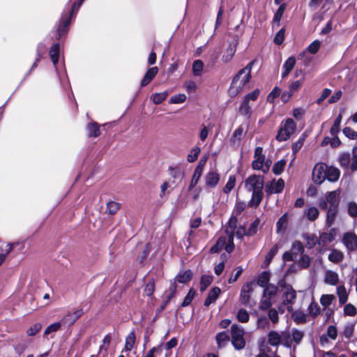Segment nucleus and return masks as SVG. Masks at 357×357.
Listing matches in <instances>:
<instances>
[{
	"label": "nucleus",
	"instance_id": "f257e3e1",
	"mask_svg": "<svg viewBox=\"0 0 357 357\" xmlns=\"http://www.w3.org/2000/svg\"><path fill=\"white\" fill-rule=\"evenodd\" d=\"M236 220L231 219L228 223V226L226 227L225 236H221L217 241L215 245L211 248V252L215 253L219 252L220 250L225 248L227 252L233 251L234 244L233 242L234 230L236 228Z\"/></svg>",
	"mask_w": 357,
	"mask_h": 357
},
{
	"label": "nucleus",
	"instance_id": "f03ea898",
	"mask_svg": "<svg viewBox=\"0 0 357 357\" xmlns=\"http://www.w3.org/2000/svg\"><path fill=\"white\" fill-rule=\"evenodd\" d=\"M252 62H250L244 68L240 70L233 78L229 89L230 96L234 97L246 86L250 82Z\"/></svg>",
	"mask_w": 357,
	"mask_h": 357
},
{
	"label": "nucleus",
	"instance_id": "7ed1b4c3",
	"mask_svg": "<svg viewBox=\"0 0 357 357\" xmlns=\"http://www.w3.org/2000/svg\"><path fill=\"white\" fill-rule=\"evenodd\" d=\"M296 130V122L291 118L286 119L281 122L275 139L280 142L287 141L295 133Z\"/></svg>",
	"mask_w": 357,
	"mask_h": 357
},
{
	"label": "nucleus",
	"instance_id": "20e7f679",
	"mask_svg": "<svg viewBox=\"0 0 357 357\" xmlns=\"http://www.w3.org/2000/svg\"><path fill=\"white\" fill-rule=\"evenodd\" d=\"M260 93L259 89H255L250 93L245 95L239 107V113L249 119L252 114V105L256 101Z\"/></svg>",
	"mask_w": 357,
	"mask_h": 357
},
{
	"label": "nucleus",
	"instance_id": "39448f33",
	"mask_svg": "<svg viewBox=\"0 0 357 357\" xmlns=\"http://www.w3.org/2000/svg\"><path fill=\"white\" fill-rule=\"evenodd\" d=\"M282 291V303L287 305V309L289 312H293L292 305L294 303L296 298V292L291 285L286 284L284 282L280 283Z\"/></svg>",
	"mask_w": 357,
	"mask_h": 357
},
{
	"label": "nucleus",
	"instance_id": "423d86ee",
	"mask_svg": "<svg viewBox=\"0 0 357 357\" xmlns=\"http://www.w3.org/2000/svg\"><path fill=\"white\" fill-rule=\"evenodd\" d=\"M244 330L243 327L234 324L231 327V342L236 349L240 350L244 348L245 342L243 338Z\"/></svg>",
	"mask_w": 357,
	"mask_h": 357
},
{
	"label": "nucleus",
	"instance_id": "0eeeda50",
	"mask_svg": "<svg viewBox=\"0 0 357 357\" xmlns=\"http://www.w3.org/2000/svg\"><path fill=\"white\" fill-rule=\"evenodd\" d=\"M340 195V190H335L328 192L326 195L325 199L320 200L319 204L320 208L323 210H326L328 208V204L330 205L329 207L337 208L339 205Z\"/></svg>",
	"mask_w": 357,
	"mask_h": 357
},
{
	"label": "nucleus",
	"instance_id": "6e6552de",
	"mask_svg": "<svg viewBox=\"0 0 357 357\" xmlns=\"http://www.w3.org/2000/svg\"><path fill=\"white\" fill-rule=\"evenodd\" d=\"M328 166L324 163H318L314 167L312 172V180L317 184L322 183L327 177Z\"/></svg>",
	"mask_w": 357,
	"mask_h": 357
},
{
	"label": "nucleus",
	"instance_id": "1a4fd4ad",
	"mask_svg": "<svg viewBox=\"0 0 357 357\" xmlns=\"http://www.w3.org/2000/svg\"><path fill=\"white\" fill-rule=\"evenodd\" d=\"M264 185L263 178L255 175L249 176L245 181V188L248 191L255 192L262 190Z\"/></svg>",
	"mask_w": 357,
	"mask_h": 357
},
{
	"label": "nucleus",
	"instance_id": "9d476101",
	"mask_svg": "<svg viewBox=\"0 0 357 357\" xmlns=\"http://www.w3.org/2000/svg\"><path fill=\"white\" fill-rule=\"evenodd\" d=\"M252 283H247L242 287L240 299L243 304L252 306L254 302L252 301L250 294L253 291Z\"/></svg>",
	"mask_w": 357,
	"mask_h": 357
},
{
	"label": "nucleus",
	"instance_id": "9b49d317",
	"mask_svg": "<svg viewBox=\"0 0 357 357\" xmlns=\"http://www.w3.org/2000/svg\"><path fill=\"white\" fill-rule=\"evenodd\" d=\"M284 187V181L282 178H279L277 181L273 180L268 182L266 185V191L268 194H276L280 193L282 191Z\"/></svg>",
	"mask_w": 357,
	"mask_h": 357
},
{
	"label": "nucleus",
	"instance_id": "f8f14e48",
	"mask_svg": "<svg viewBox=\"0 0 357 357\" xmlns=\"http://www.w3.org/2000/svg\"><path fill=\"white\" fill-rule=\"evenodd\" d=\"M192 278V272L190 271H185L180 272L176 277L174 282L171 285L170 289L172 291L171 296H173L176 289V282L179 283H186Z\"/></svg>",
	"mask_w": 357,
	"mask_h": 357
},
{
	"label": "nucleus",
	"instance_id": "ddd939ff",
	"mask_svg": "<svg viewBox=\"0 0 357 357\" xmlns=\"http://www.w3.org/2000/svg\"><path fill=\"white\" fill-rule=\"evenodd\" d=\"M342 242L349 251H353L357 248V236L355 234H344Z\"/></svg>",
	"mask_w": 357,
	"mask_h": 357
},
{
	"label": "nucleus",
	"instance_id": "4468645a",
	"mask_svg": "<svg viewBox=\"0 0 357 357\" xmlns=\"http://www.w3.org/2000/svg\"><path fill=\"white\" fill-rule=\"evenodd\" d=\"M220 181V175L215 171L208 172L205 176V183L208 188H215Z\"/></svg>",
	"mask_w": 357,
	"mask_h": 357
},
{
	"label": "nucleus",
	"instance_id": "2eb2a0df",
	"mask_svg": "<svg viewBox=\"0 0 357 357\" xmlns=\"http://www.w3.org/2000/svg\"><path fill=\"white\" fill-rule=\"evenodd\" d=\"M237 44V41H235L234 43L229 44L222 54V60L224 63H228L232 59L236 50Z\"/></svg>",
	"mask_w": 357,
	"mask_h": 357
},
{
	"label": "nucleus",
	"instance_id": "dca6fc26",
	"mask_svg": "<svg viewBox=\"0 0 357 357\" xmlns=\"http://www.w3.org/2000/svg\"><path fill=\"white\" fill-rule=\"evenodd\" d=\"M158 73V68L155 66L152 67L146 71L143 79L141 81V87H144L148 85L151 80L155 77Z\"/></svg>",
	"mask_w": 357,
	"mask_h": 357
},
{
	"label": "nucleus",
	"instance_id": "f3484780",
	"mask_svg": "<svg viewBox=\"0 0 357 357\" xmlns=\"http://www.w3.org/2000/svg\"><path fill=\"white\" fill-rule=\"evenodd\" d=\"M338 274L331 270H327L324 275V282L327 284L335 286L339 283Z\"/></svg>",
	"mask_w": 357,
	"mask_h": 357
},
{
	"label": "nucleus",
	"instance_id": "a211bd4d",
	"mask_svg": "<svg viewBox=\"0 0 357 357\" xmlns=\"http://www.w3.org/2000/svg\"><path fill=\"white\" fill-rule=\"evenodd\" d=\"M82 312L81 310H77L73 312H68L62 319V323L63 324H73L75 321L82 315Z\"/></svg>",
	"mask_w": 357,
	"mask_h": 357
},
{
	"label": "nucleus",
	"instance_id": "6ab92c4d",
	"mask_svg": "<svg viewBox=\"0 0 357 357\" xmlns=\"http://www.w3.org/2000/svg\"><path fill=\"white\" fill-rule=\"evenodd\" d=\"M221 290L219 287H213L208 293L207 298L204 301V305L208 307L211 303H215V301L218 298Z\"/></svg>",
	"mask_w": 357,
	"mask_h": 357
},
{
	"label": "nucleus",
	"instance_id": "aec40b11",
	"mask_svg": "<svg viewBox=\"0 0 357 357\" xmlns=\"http://www.w3.org/2000/svg\"><path fill=\"white\" fill-rule=\"evenodd\" d=\"M285 8H286L285 3H281L280 5V7L278 8V10L275 13L273 19V28H275V26H277V27L279 26L280 22L282 19V17L283 15Z\"/></svg>",
	"mask_w": 357,
	"mask_h": 357
},
{
	"label": "nucleus",
	"instance_id": "412c9836",
	"mask_svg": "<svg viewBox=\"0 0 357 357\" xmlns=\"http://www.w3.org/2000/svg\"><path fill=\"white\" fill-rule=\"evenodd\" d=\"M263 197L262 190H259V191L252 192V196L250 202H248V206L250 207H257L260 204Z\"/></svg>",
	"mask_w": 357,
	"mask_h": 357
},
{
	"label": "nucleus",
	"instance_id": "4be33fe9",
	"mask_svg": "<svg viewBox=\"0 0 357 357\" xmlns=\"http://www.w3.org/2000/svg\"><path fill=\"white\" fill-rule=\"evenodd\" d=\"M63 324L62 321L61 322H55L54 324H50L44 331V336L51 335L52 338L56 332H57L61 327V325Z\"/></svg>",
	"mask_w": 357,
	"mask_h": 357
},
{
	"label": "nucleus",
	"instance_id": "5701e85b",
	"mask_svg": "<svg viewBox=\"0 0 357 357\" xmlns=\"http://www.w3.org/2000/svg\"><path fill=\"white\" fill-rule=\"evenodd\" d=\"M326 178L331 182H335L340 177V171L337 168L333 167H328Z\"/></svg>",
	"mask_w": 357,
	"mask_h": 357
},
{
	"label": "nucleus",
	"instance_id": "b1692460",
	"mask_svg": "<svg viewBox=\"0 0 357 357\" xmlns=\"http://www.w3.org/2000/svg\"><path fill=\"white\" fill-rule=\"evenodd\" d=\"M327 209L326 222L328 227H331L335 221L337 213V208L328 207Z\"/></svg>",
	"mask_w": 357,
	"mask_h": 357
},
{
	"label": "nucleus",
	"instance_id": "393cba45",
	"mask_svg": "<svg viewBox=\"0 0 357 357\" xmlns=\"http://www.w3.org/2000/svg\"><path fill=\"white\" fill-rule=\"evenodd\" d=\"M282 334L277 332L271 331L268 335V342L271 345L276 346L282 342Z\"/></svg>",
	"mask_w": 357,
	"mask_h": 357
},
{
	"label": "nucleus",
	"instance_id": "a878e982",
	"mask_svg": "<svg viewBox=\"0 0 357 357\" xmlns=\"http://www.w3.org/2000/svg\"><path fill=\"white\" fill-rule=\"evenodd\" d=\"M292 318L297 324H304L308 320V316L303 312L296 311L292 313Z\"/></svg>",
	"mask_w": 357,
	"mask_h": 357
},
{
	"label": "nucleus",
	"instance_id": "bb28decb",
	"mask_svg": "<svg viewBox=\"0 0 357 357\" xmlns=\"http://www.w3.org/2000/svg\"><path fill=\"white\" fill-rule=\"evenodd\" d=\"M344 259V254L337 250H333L328 255L329 261L333 263L341 262Z\"/></svg>",
	"mask_w": 357,
	"mask_h": 357
},
{
	"label": "nucleus",
	"instance_id": "cd10ccee",
	"mask_svg": "<svg viewBox=\"0 0 357 357\" xmlns=\"http://www.w3.org/2000/svg\"><path fill=\"white\" fill-rule=\"evenodd\" d=\"M204 69V63L199 59L195 60L192 63V73L194 76L198 77L202 74Z\"/></svg>",
	"mask_w": 357,
	"mask_h": 357
},
{
	"label": "nucleus",
	"instance_id": "c85d7f7f",
	"mask_svg": "<svg viewBox=\"0 0 357 357\" xmlns=\"http://www.w3.org/2000/svg\"><path fill=\"white\" fill-rule=\"evenodd\" d=\"M202 172L203 171L200 170V169L195 168L188 188L189 190H192V188L197 185L202 176Z\"/></svg>",
	"mask_w": 357,
	"mask_h": 357
},
{
	"label": "nucleus",
	"instance_id": "c756f323",
	"mask_svg": "<svg viewBox=\"0 0 357 357\" xmlns=\"http://www.w3.org/2000/svg\"><path fill=\"white\" fill-rule=\"evenodd\" d=\"M337 294L340 304H344L348 299V294L344 286L341 285L337 287Z\"/></svg>",
	"mask_w": 357,
	"mask_h": 357
},
{
	"label": "nucleus",
	"instance_id": "7c9ffc66",
	"mask_svg": "<svg viewBox=\"0 0 357 357\" xmlns=\"http://www.w3.org/2000/svg\"><path fill=\"white\" fill-rule=\"evenodd\" d=\"M59 54V45L57 43L54 44L50 50V56L51 57L52 61L54 66L56 65L58 62Z\"/></svg>",
	"mask_w": 357,
	"mask_h": 357
},
{
	"label": "nucleus",
	"instance_id": "2f4dec72",
	"mask_svg": "<svg viewBox=\"0 0 357 357\" xmlns=\"http://www.w3.org/2000/svg\"><path fill=\"white\" fill-rule=\"evenodd\" d=\"M135 342V335L134 332H130L126 338L125 350L130 351L134 347Z\"/></svg>",
	"mask_w": 357,
	"mask_h": 357
},
{
	"label": "nucleus",
	"instance_id": "473e14b6",
	"mask_svg": "<svg viewBox=\"0 0 357 357\" xmlns=\"http://www.w3.org/2000/svg\"><path fill=\"white\" fill-rule=\"evenodd\" d=\"M278 251V246L277 245H275L269 251V252L266 255L265 259L263 264V267H266L268 266L273 259V258L275 257L276 253Z\"/></svg>",
	"mask_w": 357,
	"mask_h": 357
},
{
	"label": "nucleus",
	"instance_id": "72a5a7b5",
	"mask_svg": "<svg viewBox=\"0 0 357 357\" xmlns=\"http://www.w3.org/2000/svg\"><path fill=\"white\" fill-rule=\"evenodd\" d=\"M319 214L318 208L314 206L308 208L305 212V215L310 221L315 220L318 218Z\"/></svg>",
	"mask_w": 357,
	"mask_h": 357
},
{
	"label": "nucleus",
	"instance_id": "f704fd0d",
	"mask_svg": "<svg viewBox=\"0 0 357 357\" xmlns=\"http://www.w3.org/2000/svg\"><path fill=\"white\" fill-rule=\"evenodd\" d=\"M229 340V337L226 332H220L216 335V341L219 347H224Z\"/></svg>",
	"mask_w": 357,
	"mask_h": 357
},
{
	"label": "nucleus",
	"instance_id": "c9c22d12",
	"mask_svg": "<svg viewBox=\"0 0 357 357\" xmlns=\"http://www.w3.org/2000/svg\"><path fill=\"white\" fill-rule=\"evenodd\" d=\"M87 130L90 137H96L100 135V131L97 123H92L88 125Z\"/></svg>",
	"mask_w": 357,
	"mask_h": 357
},
{
	"label": "nucleus",
	"instance_id": "e433bc0d",
	"mask_svg": "<svg viewBox=\"0 0 357 357\" xmlns=\"http://www.w3.org/2000/svg\"><path fill=\"white\" fill-rule=\"evenodd\" d=\"M269 280L270 273L268 271H264L259 275L257 284L261 287H266Z\"/></svg>",
	"mask_w": 357,
	"mask_h": 357
},
{
	"label": "nucleus",
	"instance_id": "4c0bfd02",
	"mask_svg": "<svg viewBox=\"0 0 357 357\" xmlns=\"http://www.w3.org/2000/svg\"><path fill=\"white\" fill-rule=\"evenodd\" d=\"M291 335L292 337V342H295L296 344H300L304 337V333L296 328H293L291 331Z\"/></svg>",
	"mask_w": 357,
	"mask_h": 357
},
{
	"label": "nucleus",
	"instance_id": "58836bf2",
	"mask_svg": "<svg viewBox=\"0 0 357 357\" xmlns=\"http://www.w3.org/2000/svg\"><path fill=\"white\" fill-rule=\"evenodd\" d=\"M335 300V296L333 294H324L320 298V303L325 308L328 307L333 301Z\"/></svg>",
	"mask_w": 357,
	"mask_h": 357
},
{
	"label": "nucleus",
	"instance_id": "ea45409f",
	"mask_svg": "<svg viewBox=\"0 0 357 357\" xmlns=\"http://www.w3.org/2000/svg\"><path fill=\"white\" fill-rule=\"evenodd\" d=\"M70 16L68 17V18L66 19H62V24H63V26L61 27L59 26L58 28V30H57V32H58V37H57V39H59V38H61L63 35L66 34V32H67V30H68V26L70 24Z\"/></svg>",
	"mask_w": 357,
	"mask_h": 357
},
{
	"label": "nucleus",
	"instance_id": "a19ab883",
	"mask_svg": "<svg viewBox=\"0 0 357 357\" xmlns=\"http://www.w3.org/2000/svg\"><path fill=\"white\" fill-rule=\"evenodd\" d=\"M236 185V177L234 175H230L229 179L223 188V192L225 194L229 193Z\"/></svg>",
	"mask_w": 357,
	"mask_h": 357
},
{
	"label": "nucleus",
	"instance_id": "79ce46f5",
	"mask_svg": "<svg viewBox=\"0 0 357 357\" xmlns=\"http://www.w3.org/2000/svg\"><path fill=\"white\" fill-rule=\"evenodd\" d=\"M168 94L167 91L162 93H154L152 96V100L155 104L159 105L167 98Z\"/></svg>",
	"mask_w": 357,
	"mask_h": 357
},
{
	"label": "nucleus",
	"instance_id": "37998d69",
	"mask_svg": "<svg viewBox=\"0 0 357 357\" xmlns=\"http://www.w3.org/2000/svg\"><path fill=\"white\" fill-rule=\"evenodd\" d=\"M213 278L210 275H203L200 281V291H204L212 282Z\"/></svg>",
	"mask_w": 357,
	"mask_h": 357
},
{
	"label": "nucleus",
	"instance_id": "c03bdc74",
	"mask_svg": "<svg viewBox=\"0 0 357 357\" xmlns=\"http://www.w3.org/2000/svg\"><path fill=\"white\" fill-rule=\"evenodd\" d=\"M291 251L295 255V257H297V255H301L304 251V247L303 245V243L300 241H295L292 244Z\"/></svg>",
	"mask_w": 357,
	"mask_h": 357
},
{
	"label": "nucleus",
	"instance_id": "a18cd8bd",
	"mask_svg": "<svg viewBox=\"0 0 357 357\" xmlns=\"http://www.w3.org/2000/svg\"><path fill=\"white\" fill-rule=\"evenodd\" d=\"M286 162L284 160H281L280 161H278L273 167V172L275 174H280L285 167Z\"/></svg>",
	"mask_w": 357,
	"mask_h": 357
},
{
	"label": "nucleus",
	"instance_id": "49530a36",
	"mask_svg": "<svg viewBox=\"0 0 357 357\" xmlns=\"http://www.w3.org/2000/svg\"><path fill=\"white\" fill-rule=\"evenodd\" d=\"M155 290V282L153 280H149L144 287V294L147 296L153 295Z\"/></svg>",
	"mask_w": 357,
	"mask_h": 357
},
{
	"label": "nucleus",
	"instance_id": "de8ad7c7",
	"mask_svg": "<svg viewBox=\"0 0 357 357\" xmlns=\"http://www.w3.org/2000/svg\"><path fill=\"white\" fill-rule=\"evenodd\" d=\"M237 319L241 323H247L249 321L250 315L245 310L241 309L238 312Z\"/></svg>",
	"mask_w": 357,
	"mask_h": 357
},
{
	"label": "nucleus",
	"instance_id": "09e8293b",
	"mask_svg": "<svg viewBox=\"0 0 357 357\" xmlns=\"http://www.w3.org/2000/svg\"><path fill=\"white\" fill-rule=\"evenodd\" d=\"M277 231L279 232L286 228L287 225V215L284 214L277 222Z\"/></svg>",
	"mask_w": 357,
	"mask_h": 357
},
{
	"label": "nucleus",
	"instance_id": "8fccbe9b",
	"mask_svg": "<svg viewBox=\"0 0 357 357\" xmlns=\"http://www.w3.org/2000/svg\"><path fill=\"white\" fill-rule=\"evenodd\" d=\"M200 153V149L199 147H194L191 149L190 153L188 155V161L189 162H195Z\"/></svg>",
	"mask_w": 357,
	"mask_h": 357
},
{
	"label": "nucleus",
	"instance_id": "3c124183",
	"mask_svg": "<svg viewBox=\"0 0 357 357\" xmlns=\"http://www.w3.org/2000/svg\"><path fill=\"white\" fill-rule=\"evenodd\" d=\"M272 305L271 298L263 294L260 302V308L267 310Z\"/></svg>",
	"mask_w": 357,
	"mask_h": 357
},
{
	"label": "nucleus",
	"instance_id": "603ef678",
	"mask_svg": "<svg viewBox=\"0 0 357 357\" xmlns=\"http://www.w3.org/2000/svg\"><path fill=\"white\" fill-rule=\"evenodd\" d=\"M341 120H342L341 115H339L335 120L333 125L332 126L331 130H330L331 134L333 136H335L337 135V133L338 132Z\"/></svg>",
	"mask_w": 357,
	"mask_h": 357
},
{
	"label": "nucleus",
	"instance_id": "864d4df0",
	"mask_svg": "<svg viewBox=\"0 0 357 357\" xmlns=\"http://www.w3.org/2000/svg\"><path fill=\"white\" fill-rule=\"evenodd\" d=\"M281 93V90L278 86L274 87L271 92L267 96V101L273 102L274 100L278 98Z\"/></svg>",
	"mask_w": 357,
	"mask_h": 357
},
{
	"label": "nucleus",
	"instance_id": "5fc2aeb1",
	"mask_svg": "<svg viewBox=\"0 0 357 357\" xmlns=\"http://www.w3.org/2000/svg\"><path fill=\"white\" fill-rule=\"evenodd\" d=\"M305 140V136L302 135L296 142L292 144V151L296 154L302 148Z\"/></svg>",
	"mask_w": 357,
	"mask_h": 357
},
{
	"label": "nucleus",
	"instance_id": "6e6d98bb",
	"mask_svg": "<svg viewBox=\"0 0 357 357\" xmlns=\"http://www.w3.org/2000/svg\"><path fill=\"white\" fill-rule=\"evenodd\" d=\"M195 296V290H193L192 289H190L188 294L185 296L181 305L183 307H186V306L189 305L190 304V303L192 302V301L193 300Z\"/></svg>",
	"mask_w": 357,
	"mask_h": 357
},
{
	"label": "nucleus",
	"instance_id": "4d7b16f0",
	"mask_svg": "<svg viewBox=\"0 0 357 357\" xmlns=\"http://www.w3.org/2000/svg\"><path fill=\"white\" fill-rule=\"evenodd\" d=\"M282 342L283 343V344L288 347H290L292 344V337L291 335V332H283L282 333Z\"/></svg>",
	"mask_w": 357,
	"mask_h": 357
},
{
	"label": "nucleus",
	"instance_id": "13d9d810",
	"mask_svg": "<svg viewBox=\"0 0 357 357\" xmlns=\"http://www.w3.org/2000/svg\"><path fill=\"white\" fill-rule=\"evenodd\" d=\"M320 46H321V43L319 40H314L308 47H307V50L310 53L312 54H316L319 48H320Z\"/></svg>",
	"mask_w": 357,
	"mask_h": 357
},
{
	"label": "nucleus",
	"instance_id": "bf43d9fd",
	"mask_svg": "<svg viewBox=\"0 0 357 357\" xmlns=\"http://www.w3.org/2000/svg\"><path fill=\"white\" fill-rule=\"evenodd\" d=\"M185 100L186 96L183 93H180L171 97L169 102L172 104H178L185 102Z\"/></svg>",
	"mask_w": 357,
	"mask_h": 357
},
{
	"label": "nucleus",
	"instance_id": "052dcab7",
	"mask_svg": "<svg viewBox=\"0 0 357 357\" xmlns=\"http://www.w3.org/2000/svg\"><path fill=\"white\" fill-rule=\"evenodd\" d=\"M277 293V287L274 285L270 284L265 287L264 290V295L272 298Z\"/></svg>",
	"mask_w": 357,
	"mask_h": 357
},
{
	"label": "nucleus",
	"instance_id": "680f3d73",
	"mask_svg": "<svg viewBox=\"0 0 357 357\" xmlns=\"http://www.w3.org/2000/svg\"><path fill=\"white\" fill-rule=\"evenodd\" d=\"M296 63V59L294 56L289 57L283 65V69L290 71L293 69Z\"/></svg>",
	"mask_w": 357,
	"mask_h": 357
},
{
	"label": "nucleus",
	"instance_id": "e2e57ef3",
	"mask_svg": "<svg viewBox=\"0 0 357 357\" xmlns=\"http://www.w3.org/2000/svg\"><path fill=\"white\" fill-rule=\"evenodd\" d=\"M354 330V325L353 324H347L344 328L343 334L347 339L351 337Z\"/></svg>",
	"mask_w": 357,
	"mask_h": 357
},
{
	"label": "nucleus",
	"instance_id": "0e129e2a",
	"mask_svg": "<svg viewBox=\"0 0 357 357\" xmlns=\"http://www.w3.org/2000/svg\"><path fill=\"white\" fill-rule=\"evenodd\" d=\"M42 325L40 323L35 324L27 330L26 333L29 336H33L40 331Z\"/></svg>",
	"mask_w": 357,
	"mask_h": 357
},
{
	"label": "nucleus",
	"instance_id": "69168bd1",
	"mask_svg": "<svg viewBox=\"0 0 357 357\" xmlns=\"http://www.w3.org/2000/svg\"><path fill=\"white\" fill-rule=\"evenodd\" d=\"M119 208V204L115 202H110L107 205V211L109 214L115 213Z\"/></svg>",
	"mask_w": 357,
	"mask_h": 357
},
{
	"label": "nucleus",
	"instance_id": "338daca9",
	"mask_svg": "<svg viewBox=\"0 0 357 357\" xmlns=\"http://www.w3.org/2000/svg\"><path fill=\"white\" fill-rule=\"evenodd\" d=\"M309 313L313 317L317 316L320 311V308L317 303L312 302L308 306Z\"/></svg>",
	"mask_w": 357,
	"mask_h": 357
},
{
	"label": "nucleus",
	"instance_id": "774afa93",
	"mask_svg": "<svg viewBox=\"0 0 357 357\" xmlns=\"http://www.w3.org/2000/svg\"><path fill=\"white\" fill-rule=\"evenodd\" d=\"M343 133L349 139H357V132L349 127H346L343 130Z\"/></svg>",
	"mask_w": 357,
	"mask_h": 357
}]
</instances>
